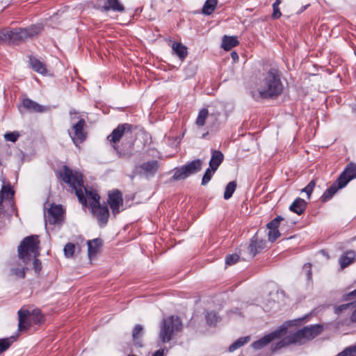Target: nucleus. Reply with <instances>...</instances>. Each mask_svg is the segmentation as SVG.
<instances>
[{
  "mask_svg": "<svg viewBox=\"0 0 356 356\" xmlns=\"http://www.w3.org/2000/svg\"><path fill=\"white\" fill-rule=\"evenodd\" d=\"M56 177L64 183L71 186L75 191V194L79 202L83 206L87 205L86 196L92 201L90 207L100 204V196L95 190H87L83 185V175L78 171H73L67 165H63L62 168L56 172Z\"/></svg>",
  "mask_w": 356,
  "mask_h": 356,
  "instance_id": "nucleus-1",
  "label": "nucleus"
},
{
  "mask_svg": "<svg viewBox=\"0 0 356 356\" xmlns=\"http://www.w3.org/2000/svg\"><path fill=\"white\" fill-rule=\"evenodd\" d=\"M283 91V84L281 81V72L278 69L271 67L266 74L259 88L258 92H251L253 99H258L275 98Z\"/></svg>",
  "mask_w": 356,
  "mask_h": 356,
  "instance_id": "nucleus-2",
  "label": "nucleus"
},
{
  "mask_svg": "<svg viewBox=\"0 0 356 356\" xmlns=\"http://www.w3.org/2000/svg\"><path fill=\"white\" fill-rule=\"evenodd\" d=\"M18 258L26 265L32 257L40 256V241L38 236L31 235L22 239L17 248Z\"/></svg>",
  "mask_w": 356,
  "mask_h": 356,
  "instance_id": "nucleus-3",
  "label": "nucleus"
},
{
  "mask_svg": "<svg viewBox=\"0 0 356 356\" xmlns=\"http://www.w3.org/2000/svg\"><path fill=\"white\" fill-rule=\"evenodd\" d=\"M182 329V322L179 316L171 315L163 318L160 323L159 339L165 343Z\"/></svg>",
  "mask_w": 356,
  "mask_h": 356,
  "instance_id": "nucleus-4",
  "label": "nucleus"
},
{
  "mask_svg": "<svg viewBox=\"0 0 356 356\" xmlns=\"http://www.w3.org/2000/svg\"><path fill=\"white\" fill-rule=\"evenodd\" d=\"M19 331L28 330L32 324H40L44 321V316L40 310L36 309L31 312L27 309L18 311Z\"/></svg>",
  "mask_w": 356,
  "mask_h": 356,
  "instance_id": "nucleus-5",
  "label": "nucleus"
},
{
  "mask_svg": "<svg viewBox=\"0 0 356 356\" xmlns=\"http://www.w3.org/2000/svg\"><path fill=\"white\" fill-rule=\"evenodd\" d=\"M323 331V325L321 324L305 326L292 334L293 341H296V343H304L306 341L314 339L315 337L320 335Z\"/></svg>",
  "mask_w": 356,
  "mask_h": 356,
  "instance_id": "nucleus-6",
  "label": "nucleus"
},
{
  "mask_svg": "<svg viewBox=\"0 0 356 356\" xmlns=\"http://www.w3.org/2000/svg\"><path fill=\"white\" fill-rule=\"evenodd\" d=\"M203 165L201 159H195L179 168L175 169V172L171 179L173 181L183 180L190 175L200 172Z\"/></svg>",
  "mask_w": 356,
  "mask_h": 356,
  "instance_id": "nucleus-7",
  "label": "nucleus"
},
{
  "mask_svg": "<svg viewBox=\"0 0 356 356\" xmlns=\"http://www.w3.org/2000/svg\"><path fill=\"white\" fill-rule=\"evenodd\" d=\"M86 120L83 118H79L78 122L72 125L71 131H68L76 147H79L87 138L88 133L86 131Z\"/></svg>",
  "mask_w": 356,
  "mask_h": 356,
  "instance_id": "nucleus-8",
  "label": "nucleus"
},
{
  "mask_svg": "<svg viewBox=\"0 0 356 356\" xmlns=\"http://www.w3.org/2000/svg\"><path fill=\"white\" fill-rule=\"evenodd\" d=\"M160 163L157 160H150L136 165L134 173L138 176L149 179L155 176L160 168Z\"/></svg>",
  "mask_w": 356,
  "mask_h": 356,
  "instance_id": "nucleus-9",
  "label": "nucleus"
},
{
  "mask_svg": "<svg viewBox=\"0 0 356 356\" xmlns=\"http://www.w3.org/2000/svg\"><path fill=\"white\" fill-rule=\"evenodd\" d=\"M135 129L136 127L129 123L120 124L107 136L106 139L112 147L113 145H118L124 134H131Z\"/></svg>",
  "mask_w": 356,
  "mask_h": 356,
  "instance_id": "nucleus-10",
  "label": "nucleus"
},
{
  "mask_svg": "<svg viewBox=\"0 0 356 356\" xmlns=\"http://www.w3.org/2000/svg\"><path fill=\"white\" fill-rule=\"evenodd\" d=\"M286 327H280L270 333L266 334L261 339L254 341L252 347L255 350H260L275 339H280L286 333Z\"/></svg>",
  "mask_w": 356,
  "mask_h": 356,
  "instance_id": "nucleus-11",
  "label": "nucleus"
},
{
  "mask_svg": "<svg viewBox=\"0 0 356 356\" xmlns=\"http://www.w3.org/2000/svg\"><path fill=\"white\" fill-rule=\"evenodd\" d=\"M91 212L92 216L97 218L98 224L101 227H104L107 225L110 216L107 204L92 205Z\"/></svg>",
  "mask_w": 356,
  "mask_h": 356,
  "instance_id": "nucleus-12",
  "label": "nucleus"
},
{
  "mask_svg": "<svg viewBox=\"0 0 356 356\" xmlns=\"http://www.w3.org/2000/svg\"><path fill=\"white\" fill-rule=\"evenodd\" d=\"M107 203L109 204L112 213L116 216L120 212V208L123 206V197L122 192L118 189L108 191Z\"/></svg>",
  "mask_w": 356,
  "mask_h": 356,
  "instance_id": "nucleus-13",
  "label": "nucleus"
},
{
  "mask_svg": "<svg viewBox=\"0 0 356 356\" xmlns=\"http://www.w3.org/2000/svg\"><path fill=\"white\" fill-rule=\"evenodd\" d=\"M134 142H122L120 145H113L112 148L119 159L129 160L134 155Z\"/></svg>",
  "mask_w": 356,
  "mask_h": 356,
  "instance_id": "nucleus-14",
  "label": "nucleus"
},
{
  "mask_svg": "<svg viewBox=\"0 0 356 356\" xmlns=\"http://www.w3.org/2000/svg\"><path fill=\"white\" fill-rule=\"evenodd\" d=\"M20 113L27 111L29 113H44L48 110V108L38 104L29 98L23 99L22 104L18 106Z\"/></svg>",
  "mask_w": 356,
  "mask_h": 356,
  "instance_id": "nucleus-15",
  "label": "nucleus"
},
{
  "mask_svg": "<svg viewBox=\"0 0 356 356\" xmlns=\"http://www.w3.org/2000/svg\"><path fill=\"white\" fill-rule=\"evenodd\" d=\"M356 178V164L349 163L338 177V182H341L340 186H346L349 181Z\"/></svg>",
  "mask_w": 356,
  "mask_h": 356,
  "instance_id": "nucleus-16",
  "label": "nucleus"
},
{
  "mask_svg": "<svg viewBox=\"0 0 356 356\" xmlns=\"http://www.w3.org/2000/svg\"><path fill=\"white\" fill-rule=\"evenodd\" d=\"M64 211L61 205L51 204L47 210V220L51 225L60 223L63 220Z\"/></svg>",
  "mask_w": 356,
  "mask_h": 356,
  "instance_id": "nucleus-17",
  "label": "nucleus"
},
{
  "mask_svg": "<svg viewBox=\"0 0 356 356\" xmlns=\"http://www.w3.org/2000/svg\"><path fill=\"white\" fill-rule=\"evenodd\" d=\"M0 194H1V197H4L5 199L9 201L12 211H16L15 214L16 216H18L16 206L14 202L15 191L13 188L10 182H7L6 184H5V182L3 181V184L1 187Z\"/></svg>",
  "mask_w": 356,
  "mask_h": 356,
  "instance_id": "nucleus-18",
  "label": "nucleus"
},
{
  "mask_svg": "<svg viewBox=\"0 0 356 356\" xmlns=\"http://www.w3.org/2000/svg\"><path fill=\"white\" fill-rule=\"evenodd\" d=\"M102 13H107L110 10L117 13H123L125 8L120 0H106L105 4L99 8Z\"/></svg>",
  "mask_w": 356,
  "mask_h": 356,
  "instance_id": "nucleus-19",
  "label": "nucleus"
},
{
  "mask_svg": "<svg viewBox=\"0 0 356 356\" xmlns=\"http://www.w3.org/2000/svg\"><path fill=\"white\" fill-rule=\"evenodd\" d=\"M266 241L259 239L257 236H254L249 244L248 250L252 257H254L256 254L261 252L265 248Z\"/></svg>",
  "mask_w": 356,
  "mask_h": 356,
  "instance_id": "nucleus-20",
  "label": "nucleus"
},
{
  "mask_svg": "<svg viewBox=\"0 0 356 356\" xmlns=\"http://www.w3.org/2000/svg\"><path fill=\"white\" fill-rule=\"evenodd\" d=\"M10 44H18L26 39L25 32L23 28L10 29Z\"/></svg>",
  "mask_w": 356,
  "mask_h": 356,
  "instance_id": "nucleus-21",
  "label": "nucleus"
},
{
  "mask_svg": "<svg viewBox=\"0 0 356 356\" xmlns=\"http://www.w3.org/2000/svg\"><path fill=\"white\" fill-rule=\"evenodd\" d=\"M356 253L354 250H347L339 259V263L342 270L349 266L355 260Z\"/></svg>",
  "mask_w": 356,
  "mask_h": 356,
  "instance_id": "nucleus-22",
  "label": "nucleus"
},
{
  "mask_svg": "<svg viewBox=\"0 0 356 356\" xmlns=\"http://www.w3.org/2000/svg\"><path fill=\"white\" fill-rule=\"evenodd\" d=\"M88 254L90 258L95 256L99 251L100 248L103 245V241L99 238H94L91 241H88Z\"/></svg>",
  "mask_w": 356,
  "mask_h": 356,
  "instance_id": "nucleus-23",
  "label": "nucleus"
},
{
  "mask_svg": "<svg viewBox=\"0 0 356 356\" xmlns=\"http://www.w3.org/2000/svg\"><path fill=\"white\" fill-rule=\"evenodd\" d=\"M341 182H338V179L336 181L325 190L321 196V201L325 202L330 200L334 195L337 192L339 189L343 188L344 186H340Z\"/></svg>",
  "mask_w": 356,
  "mask_h": 356,
  "instance_id": "nucleus-24",
  "label": "nucleus"
},
{
  "mask_svg": "<svg viewBox=\"0 0 356 356\" xmlns=\"http://www.w3.org/2000/svg\"><path fill=\"white\" fill-rule=\"evenodd\" d=\"M224 159L223 154L219 150H213L211 152V157L209 161V167L211 168L213 171H216Z\"/></svg>",
  "mask_w": 356,
  "mask_h": 356,
  "instance_id": "nucleus-25",
  "label": "nucleus"
},
{
  "mask_svg": "<svg viewBox=\"0 0 356 356\" xmlns=\"http://www.w3.org/2000/svg\"><path fill=\"white\" fill-rule=\"evenodd\" d=\"M307 202L300 197H297L291 204L289 209L293 213L301 215L306 209Z\"/></svg>",
  "mask_w": 356,
  "mask_h": 356,
  "instance_id": "nucleus-26",
  "label": "nucleus"
},
{
  "mask_svg": "<svg viewBox=\"0 0 356 356\" xmlns=\"http://www.w3.org/2000/svg\"><path fill=\"white\" fill-rule=\"evenodd\" d=\"M20 266L21 265L19 262L13 264V266L10 269L9 275L15 277L16 279H24L26 277V272L28 268Z\"/></svg>",
  "mask_w": 356,
  "mask_h": 356,
  "instance_id": "nucleus-27",
  "label": "nucleus"
},
{
  "mask_svg": "<svg viewBox=\"0 0 356 356\" xmlns=\"http://www.w3.org/2000/svg\"><path fill=\"white\" fill-rule=\"evenodd\" d=\"M29 62L35 72L41 74H46L47 73L46 65L35 57L30 56Z\"/></svg>",
  "mask_w": 356,
  "mask_h": 356,
  "instance_id": "nucleus-28",
  "label": "nucleus"
},
{
  "mask_svg": "<svg viewBox=\"0 0 356 356\" xmlns=\"http://www.w3.org/2000/svg\"><path fill=\"white\" fill-rule=\"evenodd\" d=\"M143 335V327L140 324L135 325L132 330V340L135 346H143L142 337Z\"/></svg>",
  "mask_w": 356,
  "mask_h": 356,
  "instance_id": "nucleus-29",
  "label": "nucleus"
},
{
  "mask_svg": "<svg viewBox=\"0 0 356 356\" xmlns=\"http://www.w3.org/2000/svg\"><path fill=\"white\" fill-rule=\"evenodd\" d=\"M23 29L26 32V39H29L38 35L43 30V26L41 24H36Z\"/></svg>",
  "mask_w": 356,
  "mask_h": 356,
  "instance_id": "nucleus-30",
  "label": "nucleus"
},
{
  "mask_svg": "<svg viewBox=\"0 0 356 356\" xmlns=\"http://www.w3.org/2000/svg\"><path fill=\"white\" fill-rule=\"evenodd\" d=\"M239 42L237 36L224 35L222 40L221 47L225 51H229L232 48L238 46Z\"/></svg>",
  "mask_w": 356,
  "mask_h": 356,
  "instance_id": "nucleus-31",
  "label": "nucleus"
},
{
  "mask_svg": "<svg viewBox=\"0 0 356 356\" xmlns=\"http://www.w3.org/2000/svg\"><path fill=\"white\" fill-rule=\"evenodd\" d=\"M293 343H296V341H293V334H291V335H289V336L283 338L278 342L273 343L271 346V350L273 352H275V351L280 350L281 348H282L284 347L288 346Z\"/></svg>",
  "mask_w": 356,
  "mask_h": 356,
  "instance_id": "nucleus-32",
  "label": "nucleus"
},
{
  "mask_svg": "<svg viewBox=\"0 0 356 356\" xmlns=\"http://www.w3.org/2000/svg\"><path fill=\"white\" fill-rule=\"evenodd\" d=\"M172 49L181 60H184L187 56V48L181 42H174L172 45Z\"/></svg>",
  "mask_w": 356,
  "mask_h": 356,
  "instance_id": "nucleus-33",
  "label": "nucleus"
},
{
  "mask_svg": "<svg viewBox=\"0 0 356 356\" xmlns=\"http://www.w3.org/2000/svg\"><path fill=\"white\" fill-rule=\"evenodd\" d=\"M218 0H206L204 2L202 13L205 15H211L216 8Z\"/></svg>",
  "mask_w": 356,
  "mask_h": 356,
  "instance_id": "nucleus-34",
  "label": "nucleus"
},
{
  "mask_svg": "<svg viewBox=\"0 0 356 356\" xmlns=\"http://www.w3.org/2000/svg\"><path fill=\"white\" fill-rule=\"evenodd\" d=\"M250 340L249 337H240L237 340H236L234 343H232L228 348L229 352H234L236 349L241 348L245 343H247Z\"/></svg>",
  "mask_w": 356,
  "mask_h": 356,
  "instance_id": "nucleus-35",
  "label": "nucleus"
},
{
  "mask_svg": "<svg viewBox=\"0 0 356 356\" xmlns=\"http://www.w3.org/2000/svg\"><path fill=\"white\" fill-rule=\"evenodd\" d=\"M209 115V111L207 108H202L197 115L195 120V124L197 127H202L205 124L206 120Z\"/></svg>",
  "mask_w": 356,
  "mask_h": 356,
  "instance_id": "nucleus-36",
  "label": "nucleus"
},
{
  "mask_svg": "<svg viewBox=\"0 0 356 356\" xmlns=\"http://www.w3.org/2000/svg\"><path fill=\"white\" fill-rule=\"evenodd\" d=\"M237 186L236 181H232L227 184L225 187L223 197L225 200H229L232 197Z\"/></svg>",
  "mask_w": 356,
  "mask_h": 356,
  "instance_id": "nucleus-37",
  "label": "nucleus"
},
{
  "mask_svg": "<svg viewBox=\"0 0 356 356\" xmlns=\"http://www.w3.org/2000/svg\"><path fill=\"white\" fill-rule=\"evenodd\" d=\"M15 341V337L0 339V354L8 350Z\"/></svg>",
  "mask_w": 356,
  "mask_h": 356,
  "instance_id": "nucleus-38",
  "label": "nucleus"
},
{
  "mask_svg": "<svg viewBox=\"0 0 356 356\" xmlns=\"http://www.w3.org/2000/svg\"><path fill=\"white\" fill-rule=\"evenodd\" d=\"M206 321L209 325H215L219 321L220 318L215 312H207L206 316Z\"/></svg>",
  "mask_w": 356,
  "mask_h": 356,
  "instance_id": "nucleus-39",
  "label": "nucleus"
},
{
  "mask_svg": "<svg viewBox=\"0 0 356 356\" xmlns=\"http://www.w3.org/2000/svg\"><path fill=\"white\" fill-rule=\"evenodd\" d=\"M76 249L75 244L72 243H67L63 249L64 254L67 258H71L74 256V252Z\"/></svg>",
  "mask_w": 356,
  "mask_h": 356,
  "instance_id": "nucleus-40",
  "label": "nucleus"
},
{
  "mask_svg": "<svg viewBox=\"0 0 356 356\" xmlns=\"http://www.w3.org/2000/svg\"><path fill=\"white\" fill-rule=\"evenodd\" d=\"M356 307V300L346 304H343L334 307V313L336 314H340L343 310L348 309V308Z\"/></svg>",
  "mask_w": 356,
  "mask_h": 356,
  "instance_id": "nucleus-41",
  "label": "nucleus"
},
{
  "mask_svg": "<svg viewBox=\"0 0 356 356\" xmlns=\"http://www.w3.org/2000/svg\"><path fill=\"white\" fill-rule=\"evenodd\" d=\"M215 172L216 171H213L211 168H208L202 177L201 184L202 186H205L206 184H207L211 179Z\"/></svg>",
  "mask_w": 356,
  "mask_h": 356,
  "instance_id": "nucleus-42",
  "label": "nucleus"
},
{
  "mask_svg": "<svg viewBox=\"0 0 356 356\" xmlns=\"http://www.w3.org/2000/svg\"><path fill=\"white\" fill-rule=\"evenodd\" d=\"M337 356H356V345L350 346L346 348Z\"/></svg>",
  "mask_w": 356,
  "mask_h": 356,
  "instance_id": "nucleus-43",
  "label": "nucleus"
},
{
  "mask_svg": "<svg viewBox=\"0 0 356 356\" xmlns=\"http://www.w3.org/2000/svg\"><path fill=\"white\" fill-rule=\"evenodd\" d=\"M10 29H3L0 30V42L10 44Z\"/></svg>",
  "mask_w": 356,
  "mask_h": 356,
  "instance_id": "nucleus-44",
  "label": "nucleus"
},
{
  "mask_svg": "<svg viewBox=\"0 0 356 356\" xmlns=\"http://www.w3.org/2000/svg\"><path fill=\"white\" fill-rule=\"evenodd\" d=\"M316 186V180L312 179L309 183L302 190V192H305L307 193L308 199L310 198L311 195L314 191V188Z\"/></svg>",
  "mask_w": 356,
  "mask_h": 356,
  "instance_id": "nucleus-45",
  "label": "nucleus"
},
{
  "mask_svg": "<svg viewBox=\"0 0 356 356\" xmlns=\"http://www.w3.org/2000/svg\"><path fill=\"white\" fill-rule=\"evenodd\" d=\"M33 269L34 270L35 273L38 275H39L42 271V262L39 259H38V257H33Z\"/></svg>",
  "mask_w": 356,
  "mask_h": 356,
  "instance_id": "nucleus-46",
  "label": "nucleus"
},
{
  "mask_svg": "<svg viewBox=\"0 0 356 356\" xmlns=\"http://www.w3.org/2000/svg\"><path fill=\"white\" fill-rule=\"evenodd\" d=\"M19 137V134L17 131L8 132L5 134L4 138L7 141L13 143L16 142Z\"/></svg>",
  "mask_w": 356,
  "mask_h": 356,
  "instance_id": "nucleus-47",
  "label": "nucleus"
},
{
  "mask_svg": "<svg viewBox=\"0 0 356 356\" xmlns=\"http://www.w3.org/2000/svg\"><path fill=\"white\" fill-rule=\"evenodd\" d=\"M239 260V255L237 254H228L225 257V264L231 266L235 264Z\"/></svg>",
  "mask_w": 356,
  "mask_h": 356,
  "instance_id": "nucleus-48",
  "label": "nucleus"
},
{
  "mask_svg": "<svg viewBox=\"0 0 356 356\" xmlns=\"http://www.w3.org/2000/svg\"><path fill=\"white\" fill-rule=\"evenodd\" d=\"M283 218L278 216L276 218H275L273 220H271L269 223L267 224V227L268 229H277L281 220H282Z\"/></svg>",
  "mask_w": 356,
  "mask_h": 356,
  "instance_id": "nucleus-49",
  "label": "nucleus"
},
{
  "mask_svg": "<svg viewBox=\"0 0 356 356\" xmlns=\"http://www.w3.org/2000/svg\"><path fill=\"white\" fill-rule=\"evenodd\" d=\"M280 236L278 229H269L268 232V240L270 242H274Z\"/></svg>",
  "mask_w": 356,
  "mask_h": 356,
  "instance_id": "nucleus-50",
  "label": "nucleus"
},
{
  "mask_svg": "<svg viewBox=\"0 0 356 356\" xmlns=\"http://www.w3.org/2000/svg\"><path fill=\"white\" fill-rule=\"evenodd\" d=\"M302 270L305 271L307 280H311L312 278V264H305L302 267Z\"/></svg>",
  "mask_w": 356,
  "mask_h": 356,
  "instance_id": "nucleus-51",
  "label": "nucleus"
},
{
  "mask_svg": "<svg viewBox=\"0 0 356 356\" xmlns=\"http://www.w3.org/2000/svg\"><path fill=\"white\" fill-rule=\"evenodd\" d=\"M273 13L272 15V17L274 19L280 18L282 15V13L280 10L279 7H277V5H273Z\"/></svg>",
  "mask_w": 356,
  "mask_h": 356,
  "instance_id": "nucleus-52",
  "label": "nucleus"
},
{
  "mask_svg": "<svg viewBox=\"0 0 356 356\" xmlns=\"http://www.w3.org/2000/svg\"><path fill=\"white\" fill-rule=\"evenodd\" d=\"M353 298H356V292L355 290L348 293L346 295L344 300H352Z\"/></svg>",
  "mask_w": 356,
  "mask_h": 356,
  "instance_id": "nucleus-53",
  "label": "nucleus"
},
{
  "mask_svg": "<svg viewBox=\"0 0 356 356\" xmlns=\"http://www.w3.org/2000/svg\"><path fill=\"white\" fill-rule=\"evenodd\" d=\"M350 321L351 323H356V309L352 312L350 316Z\"/></svg>",
  "mask_w": 356,
  "mask_h": 356,
  "instance_id": "nucleus-54",
  "label": "nucleus"
},
{
  "mask_svg": "<svg viewBox=\"0 0 356 356\" xmlns=\"http://www.w3.org/2000/svg\"><path fill=\"white\" fill-rule=\"evenodd\" d=\"M152 356H164V349L157 350Z\"/></svg>",
  "mask_w": 356,
  "mask_h": 356,
  "instance_id": "nucleus-55",
  "label": "nucleus"
},
{
  "mask_svg": "<svg viewBox=\"0 0 356 356\" xmlns=\"http://www.w3.org/2000/svg\"><path fill=\"white\" fill-rule=\"evenodd\" d=\"M231 56L234 62H236L238 60V55L236 51H232L231 53Z\"/></svg>",
  "mask_w": 356,
  "mask_h": 356,
  "instance_id": "nucleus-56",
  "label": "nucleus"
},
{
  "mask_svg": "<svg viewBox=\"0 0 356 356\" xmlns=\"http://www.w3.org/2000/svg\"><path fill=\"white\" fill-rule=\"evenodd\" d=\"M308 6H309V5H306V6H302V7L300 8V13H302V12H303L304 10H305Z\"/></svg>",
  "mask_w": 356,
  "mask_h": 356,
  "instance_id": "nucleus-57",
  "label": "nucleus"
},
{
  "mask_svg": "<svg viewBox=\"0 0 356 356\" xmlns=\"http://www.w3.org/2000/svg\"><path fill=\"white\" fill-rule=\"evenodd\" d=\"M5 199L4 197H0V210H1V207H2V204H3V200Z\"/></svg>",
  "mask_w": 356,
  "mask_h": 356,
  "instance_id": "nucleus-58",
  "label": "nucleus"
},
{
  "mask_svg": "<svg viewBox=\"0 0 356 356\" xmlns=\"http://www.w3.org/2000/svg\"><path fill=\"white\" fill-rule=\"evenodd\" d=\"M76 113H77V112H76L75 110H74V109H72V110H71V111H70V115L71 116H72V115H74V114H76Z\"/></svg>",
  "mask_w": 356,
  "mask_h": 356,
  "instance_id": "nucleus-59",
  "label": "nucleus"
},
{
  "mask_svg": "<svg viewBox=\"0 0 356 356\" xmlns=\"http://www.w3.org/2000/svg\"><path fill=\"white\" fill-rule=\"evenodd\" d=\"M280 3V0H276L275 2L273 5H277V6Z\"/></svg>",
  "mask_w": 356,
  "mask_h": 356,
  "instance_id": "nucleus-60",
  "label": "nucleus"
},
{
  "mask_svg": "<svg viewBox=\"0 0 356 356\" xmlns=\"http://www.w3.org/2000/svg\"><path fill=\"white\" fill-rule=\"evenodd\" d=\"M207 134H208V132L204 134H203L202 138H204V136H207Z\"/></svg>",
  "mask_w": 356,
  "mask_h": 356,
  "instance_id": "nucleus-61",
  "label": "nucleus"
},
{
  "mask_svg": "<svg viewBox=\"0 0 356 356\" xmlns=\"http://www.w3.org/2000/svg\"><path fill=\"white\" fill-rule=\"evenodd\" d=\"M128 356H136V355H128Z\"/></svg>",
  "mask_w": 356,
  "mask_h": 356,
  "instance_id": "nucleus-62",
  "label": "nucleus"
},
{
  "mask_svg": "<svg viewBox=\"0 0 356 356\" xmlns=\"http://www.w3.org/2000/svg\"><path fill=\"white\" fill-rule=\"evenodd\" d=\"M1 213V210H0V213Z\"/></svg>",
  "mask_w": 356,
  "mask_h": 356,
  "instance_id": "nucleus-63",
  "label": "nucleus"
},
{
  "mask_svg": "<svg viewBox=\"0 0 356 356\" xmlns=\"http://www.w3.org/2000/svg\"><path fill=\"white\" fill-rule=\"evenodd\" d=\"M355 292H356V289H355Z\"/></svg>",
  "mask_w": 356,
  "mask_h": 356,
  "instance_id": "nucleus-64",
  "label": "nucleus"
}]
</instances>
